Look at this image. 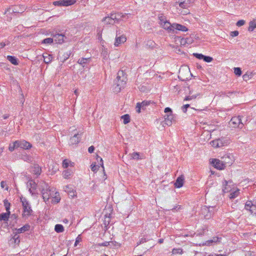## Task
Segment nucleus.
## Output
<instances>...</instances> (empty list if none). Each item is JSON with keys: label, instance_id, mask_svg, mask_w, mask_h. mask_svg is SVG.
Returning <instances> with one entry per match:
<instances>
[{"label": "nucleus", "instance_id": "5701e85b", "mask_svg": "<svg viewBox=\"0 0 256 256\" xmlns=\"http://www.w3.org/2000/svg\"><path fill=\"white\" fill-rule=\"evenodd\" d=\"M10 212H2L0 214V222H7L10 218Z\"/></svg>", "mask_w": 256, "mask_h": 256}, {"label": "nucleus", "instance_id": "e2e57ef3", "mask_svg": "<svg viewBox=\"0 0 256 256\" xmlns=\"http://www.w3.org/2000/svg\"><path fill=\"white\" fill-rule=\"evenodd\" d=\"M10 242L12 243H14V244H18L20 242V238L13 239L12 238L10 240Z\"/></svg>", "mask_w": 256, "mask_h": 256}, {"label": "nucleus", "instance_id": "f03ea898", "mask_svg": "<svg viewBox=\"0 0 256 256\" xmlns=\"http://www.w3.org/2000/svg\"><path fill=\"white\" fill-rule=\"evenodd\" d=\"M21 202L23 207V214L22 216L24 218L28 216L31 215L32 210L26 198H21Z\"/></svg>", "mask_w": 256, "mask_h": 256}, {"label": "nucleus", "instance_id": "5fc2aeb1", "mask_svg": "<svg viewBox=\"0 0 256 256\" xmlns=\"http://www.w3.org/2000/svg\"><path fill=\"white\" fill-rule=\"evenodd\" d=\"M148 241V240L146 239V238H142L140 239V241L138 242L137 243V244H136V246L140 244H142Z\"/></svg>", "mask_w": 256, "mask_h": 256}, {"label": "nucleus", "instance_id": "bf43d9fd", "mask_svg": "<svg viewBox=\"0 0 256 256\" xmlns=\"http://www.w3.org/2000/svg\"><path fill=\"white\" fill-rule=\"evenodd\" d=\"M245 24V21L244 20H240L237 22L236 24L238 26H243Z\"/></svg>", "mask_w": 256, "mask_h": 256}, {"label": "nucleus", "instance_id": "20e7f679", "mask_svg": "<svg viewBox=\"0 0 256 256\" xmlns=\"http://www.w3.org/2000/svg\"><path fill=\"white\" fill-rule=\"evenodd\" d=\"M230 124L234 128L238 127L240 129L244 126V124L242 122L241 116H240L232 117L230 120Z\"/></svg>", "mask_w": 256, "mask_h": 256}, {"label": "nucleus", "instance_id": "e433bc0d", "mask_svg": "<svg viewBox=\"0 0 256 256\" xmlns=\"http://www.w3.org/2000/svg\"><path fill=\"white\" fill-rule=\"evenodd\" d=\"M54 230L57 232H62L64 231V228L62 224H57L55 226Z\"/></svg>", "mask_w": 256, "mask_h": 256}, {"label": "nucleus", "instance_id": "cd10ccee", "mask_svg": "<svg viewBox=\"0 0 256 256\" xmlns=\"http://www.w3.org/2000/svg\"><path fill=\"white\" fill-rule=\"evenodd\" d=\"M6 58L12 64H14L16 66L18 64V60L15 56H8L6 57Z\"/></svg>", "mask_w": 256, "mask_h": 256}, {"label": "nucleus", "instance_id": "9d476101", "mask_svg": "<svg viewBox=\"0 0 256 256\" xmlns=\"http://www.w3.org/2000/svg\"><path fill=\"white\" fill-rule=\"evenodd\" d=\"M38 188L41 192L44 191L46 190H49V191H53V190H54V187L50 186L48 184L42 180H38Z\"/></svg>", "mask_w": 256, "mask_h": 256}, {"label": "nucleus", "instance_id": "ddd939ff", "mask_svg": "<svg viewBox=\"0 0 256 256\" xmlns=\"http://www.w3.org/2000/svg\"><path fill=\"white\" fill-rule=\"evenodd\" d=\"M38 179H30L28 181L27 185L28 187H30L29 190L30 192L32 193V189L35 190L38 188Z\"/></svg>", "mask_w": 256, "mask_h": 256}, {"label": "nucleus", "instance_id": "09e8293b", "mask_svg": "<svg viewBox=\"0 0 256 256\" xmlns=\"http://www.w3.org/2000/svg\"><path fill=\"white\" fill-rule=\"evenodd\" d=\"M212 146L214 148H219L218 147V140H214L210 142Z\"/></svg>", "mask_w": 256, "mask_h": 256}, {"label": "nucleus", "instance_id": "6ab92c4d", "mask_svg": "<svg viewBox=\"0 0 256 256\" xmlns=\"http://www.w3.org/2000/svg\"><path fill=\"white\" fill-rule=\"evenodd\" d=\"M41 171L42 170L38 164H34L30 168V172L34 174H36L37 176L40 175Z\"/></svg>", "mask_w": 256, "mask_h": 256}, {"label": "nucleus", "instance_id": "dca6fc26", "mask_svg": "<svg viewBox=\"0 0 256 256\" xmlns=\"http://www.w3.org/2000/svg\"><path fill=\"white\" fill-rule=\"evenodd\" d=\"M162 28L166 30L168 32L172 34L174 32V23L170 24L168 20L160 26Z\"/></svg>", "mask_w": 256, "mask_h": 256}, {"label": "nucleus", "instance_id": "9b49d317", "mask_svg": "<svg viewBox=\"0 0 256 256\" xmlns=\"http://www.w3.org/2000/svg\"><path fill=\"white\" fill-rule=\"evenodd\" d=\"M54 40L56 43L61 44L65 41L68 40V39L64 34H58L54 36Z\"/></svg>", "mask_w": 256, "mask_h": 256}, {"label": "nucleus", "instance_id": "58836bf2", "mask_svg": "<svg viewBox=\"0 0 256 256\" xmlns=\"http://www.w3.org/2000/svg\"><path fill=\"white\" fill-rule=\"evenodd\" d=\"M218 141V147H222L226 145L227 144L226 140L224 138H220L217 139Z\"/></svg>", "mask_w": 256, "mask_h": 256}, {"label": "nucleus", "instance_id": "774afa93", "mask_svg": "<svg viewBox=\"0 0 256 256\" xmlns=\"http://www.w3.org/2000/svg\"><path fill=\"white\" fill-rule=\"evenodd\" d=\"M68 194L69 196L72 198H74L76 196V194H75V192L74 191V190H72V191L68 193Z\"/></svg>", "mask_w": 256, "mask_h": 256}, {"label": "nucleus", "instance_id": "a19ab883", "mask_svg": "<svg viewBox=\"0 0 256 256\" xmlns=\"http://www.w3.org/2000/svg\"><path fill=\"white\" fill-rule=\"evenodd\" d=\"M4 206H5L6 210V212H10V204L8 202L7 200H4Z\"/></svg>", "mask_w": 256, "mask_h": 256}, {"label": "nucleus", "instance_id": "72a5a7b5", "mask_svg": "<svg viewBox=\"0 0 256 256\" xmlns=\"http://www.w3.org/2000/svg\"><path fill=\"white\" fill-rule=\"evenodd\" d=\"M21 159L27 162H30L32 161V157L27 154H22L21 156Z\"/></svg>", "mask_w": 256, "mask_h": 256}, {"label": "nucleus", "instance_id": "c03bdc74", "mask_svg": "<svg viewBox=\"0 0 256 256\" xmlns=\"http://www.w3.org/2000/svg\"><path fill=\"white\" fill-rule=\"evenodd\" d=\"M158 18V20H160L159 24H160V26L162 25V24H164V22L168 21L166 20V18L164 15L159 16Z\"/></svg>", "mask_w": 256, "mask_h": 256}, {"label": "nucleus", "instance_id": "4468645a", "mask_svg": "<svg viewBox=\"0 0 256 256\" xmlns=\"http://www.w3.org/2000/svg\"><path fill=\"white\" fill-rule=\"evenodd\" d=\"M174 32L172 34H174L177 33V31H182V32H186L188 30V28L184 26L176 24L174 23Z\"/></svg>", "mask_w": 256, "mask_h": 256}, {"label": "nucleus", "instance_id": "f704fd0d", "mask_svg": "<svg viewBox=\"0 0 256 256\" xmlns=\"http://www.w3.org/2000/svg\"><path fill=\"white\" fill-rule=\"evenodd\" d=\"M16 142H17L16 140L14 142H13L12 143L10 144V146L8 147V150L10 152H12L16 148H18V146Z\"/></svg>", "mask_w": 256, "mask_h": 256}, {"label": "nucleus", "instance_id": "c756f323", "mask_svg": "<svg viewBox=\"0 0 256 256\" xmlns=\"http://www.w3.org/2000/svg\"><path fill=\"white\" fill-rule=\"evenodd\" d=\"M74 166V163L68 159H65L62 162V166L64 168H68V166L73 167Z\"/></svg>", "mask_w": 256, "mask_h": 256}, {"label": "nucleus", "instance_id": "680f3d73", "mask_svg": "<svg viewBox=\"0 0 256 256\" xmlns=\"http://www.w3.org/2000/svg\"><path fill=\"white\" fill-rule=\"evenodd\" d=\"M110 242H105L102 243L98 244V246H110Z\"/></svg>", "mask_w": 256, "mask_h": 256}, {"label": "nucleus", "instance_id": "412c9836", "mask_svg": "<svg viewBox=\"0 0 256 256\" xmlns=\"http://www.w3.org/2000/svg\"><path fill=\"white\" fill-rule=\"evenodd\" d=\"M184 184V177H178L176 182H174L175 188H180L182 187Z\"/></svg>", "mask_w": 256, "mask_h": 256}, {"label": "nucleus", "instance_id": "0e129e2a", "mask_svg": "<svg viewBox=\"0 0 256 256\" xmlns=\"http://www.w3.org/2000/svg\"><path fill=\"white\" fill-rule=\"evenodd\" d=\"M62 4H63L62 0L56 1L53 2V4L54 6H62Z\"/></svg>", "mask_w": 256, "mask_h": 256}, {"label": "nucleus", "instance_id": "603ef678", "mask_svg": "<svg viewBox=\"0 0 256 256\" xmlns=\"http://www.w3.org/2000/svg\"><path fill=\"white\" fill-rule=\"evenodd\" d=\"M110 246L111 248L120 246V244L116 242H110Z\"/></svg>", "mask_w": 256, "mask_h": 256}, {"label": "nucleus", "instance_id": "1a4fd4ad", "mask_svg": "<svg viewBox=\"0 0 256 256\" xmlns=\"http://www.w3.org/2000/svg\"><path fill=\"white\" fill-rule=\"evenodd\" d=\"M55 188L53 190V191H49V190H46L44 191H42V198L46 202H48L49 199L50 197H52L54 196V193L55 191Z\"/></svg>", "mask_w": 256, "mask_h": 256}, {"label": "nucleus", "instance_id": "4d7b16f0", "mask_svg": "<svg viewBox=\"0 0 256 256\" xmlns=\"http://www.w3.org/2000/svg\"><path fill=\"white\" fill-rule=\"evenodd\" d=\"M90 167L92 170L94 172H96L98 170V168H100L98 166L94 164H91Z\"/></svg>", "mask_w": 256, "mask_h": 256}, {"label": "nucleus", "instance_id": "338daca9", "mask_svg": "<svg viewBox=\"0 0 256 256\" xmlns=\"http://www.w3.org/2000/svg\"><path fill=\"white\" fill-rule=\"evenodd\" d=\"M238 34L239 32L238 31L234 30L230 32V36H232V37L236 36H238Z\"/></svg>", "mask_w": 256, "mask_h": 256}, {"label": "nucleus", "instance_id": "052dcab7", "mask_svg": "<svg viewBox=\"0 0 256 256\" xmlns=\"http://www.w3.org/2000/svg\"><path fill=\"white\" fill-rule=\"evenodd\" d=\"M189 107H190V104H184L182 107V110L183 112L185 113L187 111V108Z\"/></svg>", "mask_w": 256, "mask_h": 256}, {"label": "nucleus", "instance_id": "49530a36", "mask_svg": "<svg viewBox=\"0 0 256 256\" xmlns=\"http://www.w3.org/2000/svg\"><path fill=\"white\" fill-rule=\"evenodd\" d=\"M54 41V38H46L45 39H44L42 41V43L44 44H50L52 43Z\"/></svg>", "mask_w": 256, "mask_h": 256}, {"label": "nucleus", "instance_id": "37998d69", "mask_svg": "<svg viewBox=\"0 0 256 256\" xmlns=\"http://www.w3.org/2000/svg\"><path fill=\"white\" fill-rule=\"evenodd\" d=\"M255 206L253 205L251 202H247L245 204V209L246 210H250L252 209V206Z\"/></svg>", "mask_w": 256, "mask_h": 256}, {"label": "nucleus", "instance_id": "bb28decb", "mask_svg": "<svg viewBox=\"0 0 256 256\" xmlns=\"http://www.w3.org/2000/svg\"><path fill=\"white\" fill-rule=\"evenodd\" d=\"M54 194L53 196L52 197V198H54L52 200V203L57 204L60 202V196L58 192L54 191Z\"/></svg>", "mask_w": 256, "mask_h": 256}, {"label": "nucleus", "instance_id": "864d4df0", "mask_svg": "<svg viewBox=\"0 0 256 256\" xmlns=\"http://www.w3.org/2000/svg\"><path fill=\"white\" fill-rule=\"evenodd\" d=\"M193 55L194 56H195L196 58L199 60H203L204 56V55H203L202 54L198 53H194Z\"/></svg>", "mask_w": 256, "mask_h": 256}, {"label": "nucleus", "instance_id": "39448f33", "mask_svg": "<svg viewBox=\"0 0 256 256\" xmlns=\"http://www.w3.org/2000/svg\"><path fill=\"white\" fill-rule=\"evenodd\" d=\"M226 167L230 166L234 162V157L231 154H224L221 158Z\"/></svg>", "mask_w": 256, "mask_h": 256}, {"label": "nucleus", "instance_id": "a211bd4d", "mask_svg": "<svg viewBox=\"0 0 256 256\" xmlns=\"http://www.w3.org/2000/svg\"><path fill=\"white\" fill-rule=\"evenodd\" d=\"M126 38L125 36L122 35L119 36H116L114 42V46H118L121 44L124 43L126 42Z\"/></svg>", "mask_w": 256, "mask_h": 256}, {"label": "nucleus", "instance_id": "79ce46f5", "mask_svg": "<svg viewBox=\"0 0 256 256\" xmlns=\"http://www.w3.org/2000/svg\"><path fill=\"white\" fill-rule=\"evenodd\" d=\"M131 158L134 160H140L142 159L140 157V153L138 152H134L132 154H130Z\"/></svg>", "mask_w": 256, "mask_h": 256}, {"label": "nucleus", "instance_id": "c85d7f7f", "mask_svg": "<svg viewBox=\"0 0 256 256\" xmlns=\"http://www.w3.org/2000/svg\"><path fill=\"white\" fill-rule=\"evenodd\" d=\"M90 61V58H80L78 61V63L82 65L83 67L84 66V65L86 64H88Z\"/></svg>", "mask_w": 256, "mask_h": 256}, {"label": "nucleus", "instance_id": "f8f14e48", "mask_svg": "<svg viewBox=\"0 0 256 256\" xmlns=\"http://www.w3.org/2000/svg\"><path fill=\"white\" fill-rule=\"evenodd\" d=\"M74 136L70 138V144L74 145L78 144L80 140L79 134L76 132V130H74Z\"/></svg>", "mask_w": 256, "mask_h": 256}, {"label": "nucleus", "instance_id": "8fccbe9b", "mask_svg": "<svg viewBox=\"0 0 256 256\" xmlns=\"http://www.w3.org/2000/svg\"><path fill=\"white\" fill-rule=\"evenodd\" d=\"M222 240L221 237H218V236H214L212 238V240L214 242V244H216L217 242H220V240Z\"/></svg>", "mask_w": 256, "mask_h": 256}, {"label": "nucleus", "instance_id": "423d86ee", "mask_svg": "<svg viewBox=\"0 0 256 256\" xmlns=\"http://www.w3.org/2000/svg\"><path fill=\"white\" fill-rule=\"evenodd\" d=\"M234 183L231 180H224V181L222 182V192L224 193L228 192H231L233 188H232L233 186Z\"/></svg>", "mask_w": 256, "mask_h": 256}, {"label": "nucleus", "instance_id": "4c0bfd02", "mask_svg": "<svg viewBox=\"0 0 256 256\" xmlns=\"http://www.w3.org/2000/svg\"><path fill=\"white\" fill-rule=\"evenodd\" d=\"M121 118L123 120L124 124H125L130 122V116L128 114L122 116Z\"/></svg>", "mask_w": 256, "mask_h": 256}, {"label": "nucleus", "instance_id": "3c124183", "mask_svg": "<svg viewBox=\"0 0 256 256\" xmlns=\"http://www.w3.org/2000/svg\"><path fill=\"white\" fill-rule=\"evenodd\" d=\"M213 58H212L210 56H204L203 60L207 62H210L212 60Z\"/></svg>", "mask_w": 256, "mask_h": 256}, {"label": "nucleus", "instance_id": "7ed1b4c3", "mask_svg": "<svg viewBox=\"0 0 256 256\" xmlns=\"http://www.w3.org/2000/svg\"><path fill=\"white\" fill-rule=\"evenodd\" d=\"M166 114L164 116L166 124L168 126H170L174 120V115L170 108H166L164 110Z\"/></svg>", "mask_w": 256, "mask_h": 256}, {"label": "nucleus", "instance_id": "ea45409f", "mask_svg": "<svg viewBox=\"0 0 256 256\" xmlns=\"http://www.w3.org/2000/svg\"><path fill=\"white\" fill-rule=\"evenodd\" d=\"M44 60L46 64H49L52 60V55L48 54L46 56H43Z\"/></svg>", "mask_w": 256, "mask_h": 256}, {"label": "nucleus", "instance_id": "13d9d810", "mask_svg": "<svg viewBox=\"0 0 256 256\" xmlns=\"http://www.w3.org/2000/svg\"><path fill=\"white\" fill-rule=\"evenodd\" d=\"M64 188V191L68 193H69L72 190H73L72 188L70 187L69 186H65Z\"/></svg>", "mask_w": 256, "mask_h": 256}, {"label": "nucleus", "instance_id": "2eb2a0df", "mask_svg": "<svg viewBox=\"0 0 256 256\" xmlns=\"http://www.w3.org/2000/svg\"><path fill=\"white\" fill-rule=\"evenodd\" d=\"M26 10L24 6H14L10 8V12L14 13H22Z\"/></svg>", "mask_w": 256, "mask_h": 256}, {"label": "nucleus", "instance_id": "a18cd8bd", "mask_svg": "<svg viewBox=\"0 0 256 256\" xmlns=\"http://www.w3.org/2000/svg\"><path fill=\"white\" fill-rule=\"evenodd\" d=\"M173 254H182L183 253L182 250L180 248H174L172 250Z\"/></svg>", "mask_w": 256, "mask_h": 256}, {"label": "nucleus", "instance_id": "f3484780", "mask_svg": "<svg viewBox=\"0 0 256 256\" xmlns=\"http://www.w3.org/2000/svg\"><path fill=\"white\" fill-rule=\"evenodd\" d=\"M150 104V102H148V101H143L142 102H138L136 104V112H138V113H140V110L142 109V110H144L145 108H146V106L149 105Z\"/></svg>", "mask_w": 256, "mask_h": 256}, {"label": "nucleus", "instance_id": "6e6552de", "mask_svg": "<svg viewBox=\"0 0 256 256\" xmlns=\"http://www.w3.org/2000/svg\"><path fill=\"white\" fill-rule=\"evenodd\" d=\"M212 164H213L215 168L220 170H224L225 168H226L223 163L222 159L220 160L216 158L212 159Z\"/></svg>", "mask_w": 256, "mask_h": 256}, {"label": "nucleus", "instance_id": "b1692460", "mask_svg": "<svg viewBox=\"0 0 256 256\" xmlns=\"http://www.w3.org/2000/svg\"><path fill=\"white\" fill-rule=\"evenodd\" d=\"M178 3L180 7L183 8H186L190 4V0H179L176 2Z\"/></svg>", "mask_w": 256, "mask_h": 256}, {"label": "nucleus", "instance_id": "de8ad7c7", "mask_svg": "<svg viewBox=\"0 0 256 256\" xmlns=\"http://www.w3.org/2000/svg\"><path fill=\"white\" fill-rule=\"evenodd\" d=\"M234 73L238 76H240L242 74V70L240 68H234Z\"/></svg>", "mask_w": 256, "mask_h": 256}, {"label": "nucleus", "instance_id": "4be33fe9", "mask_svg": "<svg viewBox=\"0 0 256 256\" xmlns=\"http://www.w3.org/2000/svg\"><path fill=\"white\" fill-rule=\"evenodd\" d=\"M240 190L238 188L235 189L234 187H233V189L231 192H230L229 195V198L230 200H232L237 197L240 194Z\"/></svg>", "mask_w": 256, "mask_h": 256}, {"label": "nucleus", "instance_id": "393cba45", "mask_svg": "<svg viewBox=\"0 0 256 256\" xmlns=\"http://www.w3.org/2000/svg\"><path fill=\"white\" fill-rule=\"evenodd\" d=\"M30 228V226L28 224H26L20 228H16L15 230H16V233L20 234V233L24 232L27 230H28Z\"/></svg>", "mask_w": 256, "mask_h": 256}, {"label": "nucleus", "instance_id": "6e6d98bb", "mask_svg": "<svg viewBox=\"0 0 256 256\" xmlns=\"http://www.w3.org/2000/svg\"><path fill=\"white\" fill-rule=\"evenodd\" d=\"M82 237H81V236L80 234L78 236V237L76 238V242H75V243H74V246H76L78 244L82 241Z\"/></svg>", "mask_w": 256, "mask_h": 256}, {"label": "nucleus", "instance_id": "2f4dec72", "mask_svg": "<svg viewBox=\"0 0 256 256\" xmlns=\"http://www.w3.org/2000/svg\"><path fill=\"white\" fill-rule=\"evenodd\" d=\"M62 6H69L74 4L76 2V0H62Z\"/></svg>", "mask_w": 256, "mask_h": 256}, {"label": "nucleus", "instance_id": "69168bd1", "mask_svg": "<svg viewBox=\"0 0 256 256\" xmlns=\"http://www.w3.org/2000/svg\"><path fill=\"white\" fill-rule=\"evenodd\" d=\"M205 244L208 246H210L214 244L212 240H210L206 242Z\"/></svg>", "mask_w": 256, "mask_h": 256}, {"label": "nucleus", "instance_id": "a878e982", "mask_svg": "<svg viewBox=\"0 0 256 256\" xmlns=\"http://www.w3.org/2000/svg\"><path fill=\"white\" fill-rule=\"evenodd\" d=\"M71 54V52L70 51L64 52L62 56L59 55L58 57L60 58V60L62 62H64L66 60Z\"/></svg>", "mask_w": 256, "mask_h": 256}, {"label": "nucleus", "instance_id": "7c9ffc66", "mask_svg": "<svg viewBox=\"0 0 256 256\" xmlns=\"http://www.w3.org/2000/svg\"><path fill=\"white\" fill-rule=\"evenodd\" d=\"M254 74L252 72H247L244 74L242 76L243 80L244 81H247L249 80L250 78H251Z\"/></svg>", "mask_w": 256, "mask_h": 256}, {"label": "nucleus", "instance_id": "f257e3e1", "mask_svg": "<svg viewBox=\"0 0 256 256\" xmlns=\"http://www.w3.org/2000/svg\"><path fill=\"white\" fill-rule=\"evenodd\" d=\"M126 81L127 77L126 73L123 70L118 71L113 84L114 92L116 93L120 92L122 89L126 86Z\"/></svg>", "mask_w": 256, "mask_h": 256}, {"label": "nucleus", "instance_id": "c9c22d12", "mask_svg": "<svg viewBox=\"0 0 256 256\" xmlns=\"http://www.w3.org/2000/svg\"><path fill=\"white\" fill-rule=\"evenodd\" d=\"M102 22H104L106 24H112L114 22H112L109 16L104 18L102 19Z\"/></svg>", "mask_w": 256, "mask_h": 256}, {"label": "nucleus", "instance_id": "aec40b11", "mask_svg": "<svg viewBox=\"0 0 256 256\" xmlns=\"http://www.w3.org/2000/svg\"><path fill=\"white\" fill-rule=\"evenodd\" d=\"M123 16H124L122 15V14L112 13L110 17L112 22H118Z\"/></svg>", "mask_w": 256, "mask_h": 256}, {"label": "nucleus", "instance_id": "0eeeda50", "mask_svg": "<svg viewBox=\"0 0 256 256\" xmlns=\"http://www.w3.org/2000/svg\"><path fill=\"white\" fill-rule=\"evenodd\" d=\"M16 142L18 148H20L24 150H27L30 149L32 147V144L24 140H16Z\"/></svg>", "mask_w": 256, "mask_h": 256}, {"label": "nucleus", "instance_id": "473e14b6", "mask_svg": "<svg viewBox=\"0 0 256 256\" xmlns=\"http://www.w3.org/2000/svg\"><path fill=\"white\" fill-rule=\"evenodd\" d=\"M256 28V20H254L250 21L249 22V27L248 28V31L252 32Z\"/></svg>", "mask_w": 256, "mask_h": 256}]
</instances>
